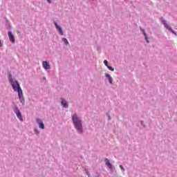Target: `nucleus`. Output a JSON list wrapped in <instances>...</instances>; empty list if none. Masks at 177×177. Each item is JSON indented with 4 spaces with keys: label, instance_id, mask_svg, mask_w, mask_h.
Returning <instances> with one entry per match:
<instances>
[{
    "label": "nucleus",
    "instance_id": "obj_1",
    "mask_svg": "<svg viewBox=\"0 0 177 177\" xmlns=\"http://www.w3.org/2000/svg\"><path fill=\"white\" fill-rule=\"evenodd\" d=\"M8 82H10L13 91L18 93L20 103L24 105L26 101L24 100V95H23V90H21V87L20 86L19 82L16 78L13 77L12 74L8 75Z\"/></svg>",
    "mask_w": 177,
    "mask_h": 177
},
{
    "label": "nucleus",
    "instance_id": "obj_2",
    "mask_svg": "<svg viewBox=\"0 0 177 177\" xmlns=\"http://www.w3.org/2000/svg\"><path fill=\"white\" fill-rule=\"evenodd\" d=\"M71 117L72 122L77 133L79 135H82V133H84V126H82V120L81 118H80V117H78V114L77 113H73Z\"/></svg>",
    "mask_w": 177,
    "mask_h": 177
},
{
    "label": "nucleus",
    "instance_id": "obj_3",
    "mask_svg": "<svg viewBox=\"0 0 177 177\" xmlns=\"http://www.w3.org/2000/svg\"><path fill=\"white\" fill-rule=\"evenodd\" d=\"M12 110L15 114H16V116L18 118V120H19L21 122H23V115H21V112L20 111L19 106L15 103L12 104Z\"/></svg>",
    "mask_w": 177,
    "mask_h": 177
},
{
    "label": "nucleus",
    "instance_id": "obj_4",
    "mask_svg": "<svg viewBox=\"0 0 177 177\" xmlns=\"http://www.w3.org/2000/svg\"><path fill=\"white\" fill-rule=\"evenodd\" d=\"M53 23L59 35H64V32H63V28L59 25V21L53 19Z\"/></svg>",
    "mask_w": 177,
    "mask_h": 177
},
{
    "label": "nucleus",
    "instance_id": "obj_5",
    "mask_svg": "<svg viewBox=\"0 0 177 177\" xmlns=\"http://www.w3.org/2000/svg\"><path fill=\"white\" fill-rule=\"evenodd\" d=\"M161 21L165 28H167V30L171 31V32L174 34V35H176V32H175V31H174V30H172V28L168 25V23H167V21H165V19H164V18L161 17Z\"/></svg>",
    "mask_w": 177,
    "mask_h": 177
},
{
    "label": "nucleus",
    "instance_id": "obj_6",
    "mask_svg": "<svg viewBox=\"0 0 177 177\" xmlns=\"http://www.w3.org/2000/svg\"><path fill=\"white\" fill-rule=\"evenodd\" d=\"M36 122L40 129H45V124H44V121L41 118H37Z\"/></svg>",
    "mask_w": 177,
    "mask_h": 177
},
{
    "label": "nucleus",
    "instance_id": "obj_7",
    "mask_svg": "<svg viewBox=\"0 0 177 177\" xmlns=\"http://www.w3.org/2000/svg\"><path fill=\"white\" fill-rule=\"evenodd\" d=\"M59 100L61 105L62 106V107H64V109H68V102H67L66 99L61 97Z\"/></svg>",
    "mask_w": 177,
    "mask_h": 177
},
{
    "label": "nucleus",
    "instance_id": "obj_8",
    "mask_svg": "<svg viewBox=\"0 0 177 177\" xmlns=\"http://www.w3.org/2000/svg\"><path fill=\"white\" fill-rule=\"evenodd\" d=\"M8 35L10 42H12V44H15L16 40L15 39V35H13V33L12 32V31H9L8 32Z\"/></svg>",
    "mask_w": 177,
    "mask_h": 177
},
{
    "label": "nucleus",
    "instance_id": "obj_9",
    "mask_svg": "<svg viewBox=\"0 0 177 177\" xmlns=\"http://www.w3.org/2000/svg\"><path fill=\"white\" fill-rule=\"evenodd\" d=\"M42 66L44 70H50V64L48 61H43Z\"/></svg>",
    "mask_w": 177,
    "mask_h": 177
},
{
    "label": "nucleus",
    "instance_id": "obj_10",
    "mask_svg": "<svg viewBox=\"0 0 177 177\" xmlns=\"http://www.w3.org/2000/svg\"><path fill=\"white\" fill-rule=\"evenodd\" d=\"M104 162H105L106 167H108V168H109V169H111V171H113V165L110 162V160H109V159H107V158H105Z\"/></svg>",
    "mask_w": 177,
    "mask_h": 177
},
{
    "label": "nucleus",
    "instance_id": "obj_11",
    "mask_svg": "<svg viewBox=\"0 0 177 177\" xmlns=\"http://www.w3.org/2000/svg\"><path fill=\"white\" fill-rule=\"evenodd\" d=\"M105 77L106 78H107L109 84H111V85L113 84V77H111V75L109 73H105Z\"/></svg>",
    "mask_w": 177,
    "mask_h": 177
},
{
    "label": "nucleus",
    "instance_id": "obj_12",
    "mask_svg": "<svg viewBox=\"0 0 177 177\" xmlns=\"http://www.w3.org/2000/svg\"><path fill=\"white\" fill-rule=\"evenodd\" d=\"M140 31H142L143 35H144V38L146 39L147 38V33H146V30L142 28H140Z\"/></svg>",
    "mask_w": 177,
    "mask_h": 177
},
{
    "label": "nucleus",
    "instance_id": "obj_13",
    "mask_svg": "<svg viewBox=\"0 0 177 177\" xmlns=\"http://www.w3.org/2000/svg\"><path fill=\"white\" fill-rule=\"evenodd\" d=\"M62 41H63V42L65 44V45H66V46H67V45L69 44L68 40H67V39H66V37H63V38H62Z\"/></svg>",
    "mask_w": 177,
    "mask_h": 177
},
{
    "label": "nucleus",
    "instance_id": "obj_14",
    "mask_svg": "<svg viewBox=\"0 0 177 177\" xmlns=\"http://www.w3.org/2000/svg\"><path fill=\"white\" fill-rule=\"evenodd\" d=\"M34 132H35V135L39 134V130H38L37 129H35Z\"/></svg>",
    "mask_w": 177,
    "mask_h": 177
},
{
    "label": "nucleus",
    "instance_id": "obj_15",
    "mask_svg": "<svg viewBox=\"0 0 177 177\" xmlns=\"http://www.w3.org/2000/svg\"><path fill=\"white\" fill-rule=\"evenodd\" d=\"M107 68H109L110 70V71H114V68H113L110 66H107Z\"/></svg>",
    "mask_w": 177,
    "mask_h": 177
},
{
    "label": "nucleus",
    "instance_id": "obj_16",
    "mask_svg": "<svg viewBox=\"0 0 177 177\" xmlns=\"http://www.w3.org/2000/svg\"><path fill=\"white\" fill-rule=\"evenodd\" d=\"M119 167H120L121 171H122V172H125V169H124V167L122 165H120Z\"/></svg>",
    "mask_w": 177,
    "mask_h": 177
},
{
    "label": "nucleus",
    "instance_id": "obj_17",
    "mask_svg": "<svg viewBox=\"0 0 177 177\" xmlns=\"http://www.w3.org/2000/svg\"><path fill=\"white\" fill-rule=\"evenodd\" d=\"M104 64L106 66V67H107V66H109V62L105 59V60L104 61Z\"/></svg>",
    "mask_w": 177,
    "mask_h": 177
},
{
    "label": "nucleus",
    "instance_id": "obj_18",
    "mask_svg": "<svg viewBox=\"0 0 177 177\" xmlns=\"http://www.w3.org/2000/svg\"><path fill=\"white\" fill-rule=\"evenodd\" d=\"M86 175H87V176L88 177H92V176L91 175V174H89V171H86Z\"/></svg>",
    "mask_w": 177,
    "mask_h": 177
},
{
    "label": "nucleus",
    "instance_id": "obj_19",
    "mask_svg": "<svg viewBox=\"0 0 177 177\" xmlns=\"http://www.w3.org/2000/svg\"><path fill=\"white\" fill-rule=\"evenodd\" d=\"M145 39L147 44H150V41L149 40V37H147Z\"/></svg>",
    "mask_w": 177,
    "mask_h": 177
},
{
    "label": "nucleus",
    "instance_id": "obj_20",
    "mask_svg": "<svg viewBox=\"0 0 177 177\" xmlns=\"http://www.w3.org/2000/svg\"><path fill=\"white\" fill-rule=\"evenodd\" d=\"M48 3H52V0H47Z\"/></svg>",
    "mask_w": 177,
    "mask_h": 177
},
{
    "label": "nucleus",
    "instance_id": "obj_21",
    "mask_svg": "<svg viewBox=\"0 0 177 177\" xmlns=\"http://www.w3.org/2000/svg\"><path fill=\"white\" fill-rule=\"evenodd\" d=\"M3 44H2V41L0 40V48H2Z\"/></svg>",
    "mask_w": 177,
    "mask_h": 177
},
{
    "label": "nucleus",
    "instance_id": "obj_22",
    "mask_svg": "<svg viewBox=\"0 0 177 177\" xmlns=\"http://www.w3.org/2000/svg\"><path fill=\"white\" fill-rule=\"evenodd\" d=\"M108 117H109L108 120H110V115H109Z\"/></svg>",
    "mask_w": 177,
    "mask_h": 177
},
{
    "label": "nucleus",
    "instance_id": "obj_23",
    "mask_svg": "<svg viewBox=\"0 0 177 177\" xmlns=\"http://www.w3.org/2000/svg\"><path fill=\"white\" fill-rule=\"evenodd\" d=\"M141 125H143V122H141Z\"/></svg>",
    "mask_w": 177,
    "mask_h": 177
},
{
    "label": "nucleus",
    "instance_id": "obj_24",
    "mask_svg": "<svg viewBox=\"0 0 177 177\" xmlns=\"http://www.w3.org/2000/svg\"><path fill=\"white\" fill-rule=\"evenodd\" d=\"M44 80H46V77H44Z\"/></svg>",
    "mask_w": 177,
    "mask_h": 177
}]
</instances>
